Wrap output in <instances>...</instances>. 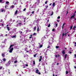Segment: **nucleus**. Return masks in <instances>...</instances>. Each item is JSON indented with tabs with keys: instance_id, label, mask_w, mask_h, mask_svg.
Returning <instances> with one entry per match:
<instances>
[{
	"instance_id": "53",
	"label": "nucleus",
	"mask_w": 76,
	"mask_h": 76,
	"mask_svg": "<svg viewBox=\"0 0 76 76\" xmlns=\"http://www.w3.org/2000/svg\"><path fill=\"white\" fill-rule=\"evenodd\" d=\"M26 66H28V65L27 64H26Z\"/></svg>"
},
{
	"instance_id": "9",
	"label": "nucleus",
	"mask_w": 76,
	"mask_h": 76,
	"mask_svg": "<svg viewBox=\"0 0 76 76\" xmlns=\"http://www.w3.org/2000/svg\"><path fill=\"white\" fill-rule=\"evenodd\" d=\"M7 30L9 31H10V28H9V27H7Z\"/></svg>"
},
{
	"instance_id": "64",
	"label": "nucleus",
	"mask_w": 76,
	"mask_h": 76,
	"mask_svg": "<svg viewBox=\"0 0 76 76\" xmlns=\"http://www.w3.org/2000/svg\"><path fill=\"white\" fill-rule=\"evenodd\" d=\"M2 26H4V25H3V24H2Z\"/></svg>"
},
{
	"instance_id": "29",
	"label": "nucleus",
	"mask_w": 76,
	"mask_h": 76,
	"mask_svg": "<svg viewBox=\"0 0 76 76\" xmlns=\"http://www.w3.org/2000/svg\"><path fill=\"white\" fill-rule=\"evenodd\" d=\"M48 28H49V27H50V24H49V25L48 26Z\"/></svg>"
},
{
	"instance_id": "1",
	"label": "nucleus",
	"mask_w": 76,
	"mask_h": 76,
	"mask_svg": "<svg viewBox=\"0 0 76 76\" xmlns=\"http://www.w3.org/2000/svg\"><path fill=\"white\" fill-rule=\"evenodd\" d=\"M75 15H76V14H74L73 15L71 16V19H72V18H75Z\"/></svg>"
},
{
	"instance_id": "8",
	"label": "nucleus",
	"mask_w": 76,
	"mask_h": 76,
	"mask_svg": "<svg viewBox=\"0 0 76 76\" xmlns=\"http://www.w3.org/2000/svg\"><path fill=\"white\" fill-rule=\"evenodd\" d=\"M36 73H37L38 72H39V70L38 69H36Z\"/></svg>"
},
{
	"instance_id": "40",
	"label": "nucleus",
	"mask_w": 76,
	"mask_h": 76,
	"mask_svg": "<svg viewBox=\"0 0 76 76\" xmlns=\"http://www.w3.org/2000/svg\"><path fill=\"white\" fill-rule=\"evenodd\" d=\"M60 16H58L57 18V19H60Z\"/></svg>"
},
{
	"instance_id": "37",
	"label": "nucleus",
	"mask_w": 76,
	"mask_h": 76,
	"mask_svg": "<svg viewBox=\"0 0 76 76\" xmlns=\"http://www.w3.org/2000/svg\"><path fill=\"white\" fill-rule=\"evenodd\" d=\"M74 58H76V54H75V55H74Z\"/></svg>"
},
{
	"instance_id": "20",
	"label": "nucleus",
	"mask_w": 76,
	"mask_h": 76,
	"mask_svg": "<svg viewBox=\"0 0 76 76\" xmlns=\"http://www.w3.org/2000/svg\"><path fill=\"white\" fill-rule=\"evenodd\" d=\"M39 27L38 26H37V31H39Z\"/></svg>"
},
{
	"instance_id": "55",
	"label": "nucleus",
	"mask_w": 76,
	"mask_h": 76,
	"mask_svg": "<svg viewBox=\"0 0 76 76\" xmlns=\"http://www.w3.org/2000/svg\"><path fill=\"white\" fill-rule=\"evenodd\" d=\"M48 22H49V20H48L47 21V23H48Z\"/></svg>"
},
{
	"instance_id": "62",
	"label": "nucleus",
	"mask_w": 76,
	"mask_h": 76,
	"mask_svg": "<svg viewBox=\"0 0 76 76\" xmlns=\"http://www.w3.org/2000/svg\"><path fill=\"white\" fill-rule=\"evenodd\" d=\"M57 22H59V20H57Z\"/></svg>"
},
{
	"instance_id": "39",
	"label": "nucleus",
	"mask_w": 76,
	"mask_h": 76,
	"mask_svg": "<svg viewBox=\"0 0 76 76\" xmlns=\"http://www.w3.org/2000/svg\"><path fill=\"white\" fill-rule=\"evenodd\" d=\"M20 34H22V31H20Z\"/></svg>"
},
{
	"instance_id": "12",
	"label": "nucleus",
	"mask_w": 76,
	"mask_h": 76,
	"mask_svg": "<svg viewBox=\"0 0 76 76\" xmlns=\"http://www.w3.org/2000/svg\"><path fill=\"white\" fill-rule=\"evenodd\" d=\"M67 54H65V59H66V58H67Z\"/></svg>"
},
{
	"instance_id": "42",
	"label": "nucleus",
	"mask_w": 76,
	"mask_h": 76,
	"mask_svg": "<svg viewBox=\"0 0 76 76\" xmlns=\"http://www.w3.org/2000/svg\"><path fill=\"white\" fill-rule=\"evenodd\" d=\"M57 25H58V24H56V25H55L56 27H57Z\"/></svg>"
},
{
	"instance_id": "48",
	"label": "nucleus",
	"mask_w": 76,
	"mask_h": 76,
	"mask_svg": "<svg viewBox=\"0 0 76 76\" xmlns=\"http://www.w3.org/2000/svg\"><path fill=\"white\" fill-rule=\"evenodd\" d=\"M60 57V55L59 54L58 55V57Z\"/></svg>"
},
{
	"instance_id": "35",
	"label": "nucleus",
	"mask_w": 76,
	"mask_h": 76,
	"mask_svg": "<svg viewBox=\"0 0 76 76\" xmlns=\"http://www.w3.org/2000/svg\"><path fill=\"white\" fill-rule=\"evenodd\" d=\"M26 8H24V9H23V11H25V10H26Z\"/></svg>"
},
{
	"instance_id": "32",
	"label": "nucleus",
	"mask_w": 76,
	"mask_h": 76,
	"mask_svg": "<svg viewBox=\"0 0 76 76\" xmlns=\"http://www.w3.org/2000/svg\"><path fill=\"white\" fill-rule=\"evenodd\" d=\"M9 2L8 1H7L6 2V4H9Z\"/></svg>"
},
{
	"instance_id": "61",
	"label": "nucleus",
	"mask_w": 76,
	"mask_h": 76,
	"mask_svg": "<svg viewBox=\"0 0 76 76\" xmlns=\"http://www.w3.org/2000/svg\"><path fill=\"white\" fill-rule=\"evenodd\" d=\"M51 4H52V3H50V6H51Z\"/></svg>"
},
{
	"instance_id": "25",
	"label": "nucleus",
	"mask_w": 76,
	"mask_h": 76,
	"mask_svg": "<svg viewBox=\"0 0 76 76\" xmlns=\"http://www.w3.org/2000/svg\"><path fill=\"white\" fill-rule=\"evenodd\" d=\"M75 28H76V26H74L73 27V30H75Z\"/></svg>"
},
{
	"instance_id": "21",
	"label": "nucleus",
	"mask_w": 76,
	"mask_h": 76,
	"mask_svg": "<svg viewBox=\"0 0 76 76\" xmlns=\"http://www.w3.org/2000/svg\"><path fill=\"white\" fill-rule=\"evenodd\" d=\"M4 11V10H1V12H3Z\"/></svg>"
},
{
	"instance_id": "26",
	"label": "nucleus",
	"mask_w": 76,
	"mask_h": 76,
	"mask_svg": "<svg viewBox=\"0 0 76 76\" xmlns=\"http://www.w3.org/2000/svg\"><path fill=\"white\" fill-rule=\"evenodd\" d=\"M42 58H41L39 59V62H41V60H42Z\"/></svg>"
},
{
	"instance_id": "56",
	"label": "nucleus",
	"mask_w": 76,
	"mask_h": 76,
	"mask_svg": "<svg viewBox=\"0 0 76 76\" xmlns=\"http://www.w3.org/2000/svg\"><path fill=\"white\" fill-rule=\"evenodd\" d=\"M32 37H29V39H30L31 38H32Z\"/></svg>"
},
{
	"instance_id": "43",
	"label": "nucleus",
	"mask_w": 76,
	"mask_h": 76,
	"mask_svg": "<svg viewBox=\"0 0 76 76\" xmlns=\"http://www.w3.org/2000/svg\"><path fill=\"white\" fill-rule=\"evenodd\" d=\"M55 57H56V58H57V55H55Z\"/></svg>"
},
{
	"instance_id": "18",
	"label": "nucleus",
	"mask_w": 76,
	"mask_h": 76,
	"mask_svg": "<svg viewBox=\"0 0 76 76\" xmlns=\"http://www.w3.org/2000/svg\"><path fill=\"white\" fill-rule=\"evenodd\" d=\"M33 64L34 65H35V60H34V61H33Z\"/></svg>"
},
{
	"instance_id": "28",
	"label": "nucleus",
	"mask_w": 76,
	"mask_h": 76,
	"mask_svg": "<svg viewBox=\"0 0 76 76\" xmlns=\"http://www.w3.org/2000/svg\"><path fill=\"white\" fill-rule=\"evenodd\" d=\"M3 68V66H0V70H1V69Z\"/></svg>"
},
{
	"instance_id": "15",
	"label": "nucleus",
	"mask_w": 76,
	"mask_h": 76,
	"mask_svg": "<svg viewBox=\"0 0 76 76\" xmlns=\"http://www.w3.org/2000/svg\"><path fill=\"white\" fill-rule=\"evenodd\" d=\"M17 13H18V10H16L15 13V15H16L17 14Z\"/></svg>"
},
{
	"instance_id": "44",
	"label": "nucleus",
	"mask_w": 76,
	"mask_h": 76,
	"mask_svg": "<svg viewBox=\"0 0 76 76\" xmlns=\"http://www.w3.org/2000/svg\"><path fill=\"white\" fill-rule=\"evenodd\" d=\"M2 1H3V0H0V2L1 3Z\"/></svg>"
},
{
	"instance_id": "33",
	"label": "nucleus",
	"mask_w": 76,
	"mask_h": 76,
	"mask_svg": "<svg viewBox=\"0 0 76 76\" xmlns=\"http://www.w3.org/2000/svg\"><path fill=\"white\" fill-rule=\"evenodd\" d=\"M66 74H68V71H66Z\"/></svg>"
},
{
	"instance_id": "24",
	"label": "nucleus",
	"mask_w": 76,
	"mask_h": 76,
	"mask_svg": "<svg viewBox=\"0 0 76 76\" xmlns=\"http://www.w3.org/2000/svg\"><path fill=\"white\" fill-rule=\"evenodd\" d=\"M64 35H65V34H64V33H63L62 34V37H64Z\"/></svg>"
},
{
	"instance_id": "36",
	"label": "nucleus",
	"mask_w": 76,
	"mask_h": 76,
	"mask_svg": "<svg viewBox=\"0 0 76 76\" xmlns=\"http://www.w3.org/2000/svg\"><path fill=\"white\" fill-rule=\"evenodd\" d=\"M52 31H55V28H53V29L52 30Z\"/></svg>"
},
{
	"instance_id": "38",
	"label": "nucleus",
	"mask_w": 76,
	"mask_h": 76,
	"mask_svg": "<svg viewBox=\"0 0 76 76\" xmlns=\"http://www.w3.org/2000/svg\"><path fill=\"white\" fill-rule=\"evenodd\" d=\"M40 58H42V56H39Z\"/></svg>"
},
{
	"instance_id": "47",
	"label": "nucleus",
	"mask_w": 76,
	"mask_h": 76,
	"mask_svg": "<svg viewBox=\"0 0 76 76\" xmlns=\"http://www.w3.org/2000/svg\"><path fill=\"white\" fill-rule=\"evenodd\" d=\"M36 35V33H35L33 34V35Z\"/></svg>"
},
{
	"instance_id": "22",
	"label": "nucleus",
	"mask_w": 76,
	"mask_h": 76,
	"mask_svg": "<svg viewBox=\"0 0 76 76\" xmlns=\"http://www.w3.org/2000/svg\"><path fill=\"white\" fill-rule=\"evenodd\" d=\"M3 61H6V59L4 58L3 59Z\"/></svg>"
},
{
	"instance_id": "59",
	"label": "nucleus",
	"mask_w": 76,
	"mask_h": 76,
	"mask_svg": "<svg viewBox=\"0 0 76 76\" xmlns=\"http://www.w3.org/2000/svg\"><path fill=\"white\" fill-rule=\"evenodd\" d=\"M59 63H57V65H59Z\"/></svg>"
},
{
	"instance_id": "30",
	"label": "nucleus",
	"mask_w": 76,
	"mask_h": 76,
	"mask_svg": "<svg viewBox=\"0 0 76 76\" xmlns=\"http://www.w3.org/2000/svg\"><path fill=\"white\" fill-rule=\"evenodd\" d=\"M11 7H12V9H13V8H14V6H11Z\"/></svg>"
},
{
	"instance_id": "31",
	"label": "nucleus",
	"mask_w": 76,
	"mask_h": 76,
	"mask_svg": "<svg viewBox=\"0 0 76 76\" xmlns=\"http://www.w3.org/2000/svg\"><path fill=\"white\" fill-rule=\"evenodd\" d=\"M56 48H59V46H56Z\"/></svg>"
},
{
	"instance_id": "46",
	"label": "nucleus",
	"mask_w": 76,
	"mask_h": 76,
	"mask_svg": "<svg viewBox=\"0 0 76 76\" xmlns=\"http://www.w3.org/2000/svg\"><path fill=\"white\" fill-rule=\"evenodd\" d=\"M48 5H47V6H46V9H47V8H48Z\"/></svg>"
},
{
	"instance_id": "45",
	"label": "nucleus",
	"mask_w": 76,
	"mask_h": 76,
	"mask_svg": "<svg viewBox=\"0 0 76 76\" xmlns=\"http://www.w3.org/2000/svg\"><path fill=\"white\" fill-rule=\"evenodd\" d=\"M47 4V1H46L45 2V4Z\"/></svg>"
},
{
	"instance_id": "23",
	"label": "nucleus",
	"mask_w": 76,
	"mask_h": 76,
	"mask_svg": "<svg viewBox=\"0 0 76 76\" xmlns=\"http://www.w3.org/2000/svg\"><path fill=\"white\" fill-rule=\"evenodd\" d=\"M17 62H18V61H14V63H17Z\"/></svg>"
},
{
	"instance_id": "5",
	"label": "nucleus",
	"mask_w": 76,
	"mask_h": 76,
	"mask_svg": "<svg viewBox=\"0 0 76 76\" xmlns=\"http://www.w3.org/2000/svg\"><path fill=\"white\" fill-rule=\"evenodd\" d=\"M21 22V21L20 20H18L17 21V23H18V24L20 23Z\"/></svg>"
},
{
	"instance_id": "4",
	"label": "nucleus",
	"mask_w": 76,
	"mask_h": 76,
	"mask_svg": "<svg viewBox=\"0 0 76 76\" xmlns=\"http://www.w3.org/2000/svg\"><path fill=\"white\" fill-rule=\"evenodd\" d=\"M62 53L63 54V55H64V54H65V50H64L63 51H62Z\"/></svg>"
},
{
	"instance_id": "10",
	"label": "nucleus",
	"mask_w": 76,
	"mask_h": 76,
	"mask_svg": "<svg viewBox=\"0 0 76 76\" xmlns=\"http://www.w3.org/2000/svg\"><path fill=\"white\" fill-rule=\"evenodd\" d=\"M53 6L54 7L55 6V2H53Z\"/></svg>"
},
{
	"instance_id": "2",
	"label": "nucleus",
	"mask_w": 76,
	"mask_h": 76,
	"mask_svg": "<svg viewBox=\"0 0 76 76\" xmlns=\"http://www.w3.org/2000/svg\"><path fill=\"white\" fill-rule=\"evenodd\" d=\"M13 50V48H11L9 52L10 53H12V51Z\"/></svg>"
},
{
	"instance_id": "19",
	"label": "nucleus",
	"mask_w": 76,
	"mask_h": 76,
	"mask_svg": "<svg viewBox=\"0 0 76 76\" xmlns=\"http://www.w3.org/2000/svg\"><path fill=\"white\" fill-rule=\"evenodd\" d=\"M36 56H37V53H36L34 55V57H36Z\"/></svg>"
},
{
	"instance_id": "6",
	"label": "nucleus",
	"mask_w": 76,
	"mask_h": 76,
	"mask_svg": "<svg viewBox=\"0 0 76 76\" xmlns=\"http://www.w3.org/2000/svg\"><path fill=\"white\" fill-rule=\"evenodd\" d=\"M13 46H14V45H11L9 49H10V48H11L12 47H13Z\"/></svg>"
},
{
	"instance_id": "58",
	"label": "nucleus",
	"mask_w": 76,
	"mask_h": 76,
	"mask_svg": "<svg viewBox=\"0 0 76 76\" xmlns=\"http://www.w3.org/2000/svg\"><path fill=\"white\" fill-rule=\"evenodd\" d=\"M69 54H71V53H72V52L71 51H69Z\"/></svg>"
},
{
	"instance_id": "51",
	"label": "nucleus",
	"mask_w": 76,
	"mask_h": 76,
	"mask_svg": "<svg viewBox=\"0 0 76 76\" xmlns=\"http://www.w3.org/2000/svg\"><path fill=\"white\" fill-rule=\"evenodd\" d=\"M34 13V11H33V12H32V14H33V13Z\"/></svg>"
},
{
	"instance_id": "34",
	"label": "nucleus",
	"mask_w": 76,
	"mask_h": 76,
	"mask_svg": "<svg viewBox=\"0 0 76 76\" xmlns=\"http://www.w3.org/2000/svg\"><path fill=\"white\" fill-rule=\"evenodd\" d=\"M38 75H41V73L40 72H38V73H37Z\"/></svg>"
},
{
	"instance_id": "60",
	"label": "nucleus",
	"mask_w": 76,
	"mask_h": 76,
	"mask_svg": "<svg viewBox=\"0 0 76 76\" xmlns=\"http://www.w3.org/2000/svg\"><path fill=\"white\" fill-rule=\"evenodd\" d=\"M62 26H64V24H63Z\"/></svg>"
},
{
	"instance_id": "3",
	"label": "nucleus",
	"mask_w": 76,
	"mask_h": 76,
	"mask_svg": "<svg viewBox=\"0 0 76 76\" xmlns=\"http://www.w3.org/2000/svg\"><path fill=\"white\" fill-rule=\"evenodd\" d=\"M2 56L3 58L4 57V56H5V55H4V53H2Z\"/></svg>"
},
{
	"instance_id": "41",
	"label": "nucleus",
	"mask_w": 76,
	"mask_h": 76,
	"mask_svg": "<svg viewBox=\"0 0 76 76\" xmlns=\"http://www.w3.org/2000/svg\"><path fill=\"white\" fill-rule=\"evenodd\" d=\"M72 28H73V26H72L70 27V29H72Z\"/></svg>"
},
{
	"instance_id": "63",
	"label": "nucleus",
	"mask_w": 76,
	"mask_h": 76,
	"mask_svg": "<svg viewBox=\"0 0 76 76\" xmlns=\"http://www.w3.org/2000/svg\"><path fill=\"white\" fill-rule=\"evenodd\" d=\"M74 69H76V67L74 66Z\"/></svg>"
},
{
	"instance_id": "52",
	"label": "nucleus",
	"mask_w": 76,
	"mask_h": 76,
	"mask_svg": "<svg viewBox=\"0 0 76 76\" xmlns=\"http://www.w3.org/2000/svg\"><path fill=\"white\" fill-rule=\"evenodd\" d=\"M68 10L66 12V14H68Z\"/></svg>"
},
{
	"instance_id": "27",
	"label": "nucleus",
	"mask_w": 76,
	"mask_h": 76,
	"mask_svg": "<svg viewBox=\"0 0 76 76\" xmlns=\"http://www.w3.org/2000/svg\"><path fill=\"white\" fill-rule=\"evenodd\" d=\"M53 12H52V14H51L50 16H53Z\"/></svg>"
},
{
	"instance_id": "54",
	"label": "nucleus",
	"mask_w": 76,
	"mask_h": 76,
	"mask_svg": "<svg viewBox=\"0 0 76 76\" xmlns=\"http://www.w3.org/2000/svg\"><path fill=\"white\" fill-rule=\"evenodd\" d=\"M75 47H76V42H75Z\"/></svg>"
},
{
	"instance_id": "57",
	"label": "nucleus",
	"mask_w": 76,
	"mask_h": 76,
	"mask_svg": "<svg viewBox=\"0 0 76 76\" xmlns=\"http://www.w3.org/2000/svg\"><path fill=\"white\" fill-rule=\"evenodd\" d=\"M65 32H67V31H66V29H65Z\"/></svg>"
},
{
	"instance_id": "7",
	"label": "nucleus",
	"mask_w": 76,
	"mask_h": 76,
	"mask_svg": "<svg viewBox=\"0 0 76 76\" xmlns=\"http://www.w3.org/2000/svg\"><path fill=\"white\" fill-rule=\"evenodd\" d=\"M41 47H42V45H40L39 47H37V48H39H39H41Z\"/></svg>"
},
{
	"instance_id": "17",
	"label": "nucleus",
	"mask_w": 76,
	"mask_h": 76,
	"mask_svg": "<svg viewBox=\"0 0 76 76\" xmlns=\"http://www.w3.org/2000/svg\"><path fill=\"white\" fill-rule=\"evenodd\" d=\"M50 48H50H51L50 47V45H48V47H47V48Z\"/></svg>"
},
{
	"instance_id": "14",
	"label": "nucleus",
	"mask_w": 76,
	"mask_h": 76,
	"mask_svg": "<svg viewBox=\"0 0 76 76\" xmlns=\"http://www.w3.org/2000/svg\"><path fill=\"white\" fill-rule=\"evenodd\" d=\"M16 35L13 36L12 38H16Z\"/></svg>"
},
{
	"instance_id": "49",
	"label": "nucleus",
	"mask_w": 76,
	"mask_h": 76,
	"mask_svg": "<svg viewBox=\"0 0 76 76\" xmlns=\"http://www.w3.org/2000/svg\"><path fill=\"white\" fill-rule=\"evenodd\" d=\"M26 67V66H23V68H25Z\"/></svg>"
},
{
	"instance_id": "16",
	"label": "nucleus",
	"mask_w": 76,
	"mask_h": 76,
	"mask_svg": "<svg viewBox=\"0 0 76 76\" xmlns=\"http://www.w3.org/2000/svg\"><path fill=\"white\" fill-rule=\"evenodd\" d=\"M18 24L19 25V26H21V25H22V24L21 23H21H19Z\"/></svg>"
},
{
	"instance_id": "13",
	"label": "nucleus",
	"mask_w": 76,
	"mask_h": 76,
	"mask_svg": "<svg viewBox=\"0 0 76 76\" xmlns=\"http://www.w3.org/2000/svg\"><path fill=\"white\" fill-rule=\"evenodd\" d=\"M65 37H66V34H67L68 33H69V32H67L66 33L65 32Z\"/></svg>"
},
{
	"instance_id": "11",
	"label": "nucleus",
	"mask_w": 76,
	"mask_h": 76,
	"mask_svg": "<svg viewBox=\"0 0 76 76\" xmlns=\"http://www.w3.org/2000/svg\"><path fill=\"white\" fill-rule=\"evenodd\" d=\"M33 30L34 31L36 30V26H35Z\"/></svg>"
},
{
	"instance_id": "50",
	"label": "nucleus",
	"mask_w": 76,
	"mask_h": 76,
	"mask_svg": "<svg viewBox=\"0 0 76 76\" xmlns=\"http://www.w3.org/2000/svg\"><path fill=\"white\" fill-rule=\"evenodd\" d=\"M1 22H3V20H1L0 21Z\"/></svg>"
}]
</instances>
